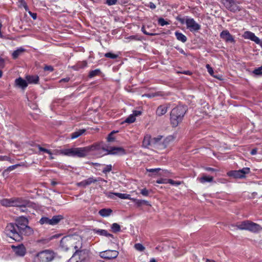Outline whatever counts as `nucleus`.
<instances>
[{
    "instance_id": "nucleus-38",
    "label": "nucleus",
    "mask_w": 262,
    "mask_h": 262,
    "mask_svg": "<svg viewBox=\"0 0 262 262\" xmlns=\"http://www.w3.org/2000/svg\"><path fill=\"white\" fill-rule=\"evenodd\" d=\"M135 248L139 251H143L145 250V247L140 243L136 244L134 246Z\"/></svg>"
},
{
    "instance_id": "nucleus-42",
    "label": "nucleus",
    "mask_w": 262,
    "mask_h": 262,
    "mask_svg": "<svg viewBox=\"0 0 262 262\" xmlns=\"http://www.w3.org/2000/svg\"><path fill=\"white\" fill-rule=\"evenodd\" d=\"M253 73L256 75H262V66L255 69Z\"/></svg>"
},
{
    "instance_id": "nucleus-58",
    "label": "nucleus",
    "mask_w": 262,
    "mask_h": 262,
    "mask_svg": "<svg viewBox=\"0 0 262 262\" xmlns=\"http://www.w3.org/2000/svg\"><path fill=\"white\" fill-rule=\"evenodd\" d=\"M165 181H166V180L160 179V180H157L156 182L158 184H163V183H166Z\"/></svg>"
},
{
    "instance_id": "nucleus-33",
    "label": "nucleus",
    "mask_w": 262,
    "mask_h": 262,
    "mask_svg": "<svg viewBox=\"0 0 262 262\" xmlns=\"http://www.w3.org/2000/svg\"><path fill=\"white\" fill-rule=\"evenodd\" d=\"M24 51H25V49L23 48H20L17 49L16 50L14 51L12 54L13 58L16 59Z\"/></svg>"
},
{
    "instance_id": "nucleus-23",
    "label": "nucleus",
    "mask_w": 262,
    "mask_h": 262,
    "mask_svg": "<svg viewBox=\"0 0 262 262\" xmlns=\"http://www.w3.org/2000/svg\"><path fill=\"white\" fill-rule=\"evenodd\" d=\"M17 225L19 228H22L24 227L28 226V221L27 218L25 217H20L16 220Z\"/></svg>"
},
{
    "instance_id": "nucleus-54",
    "label": "nucleus",
    "mask_w": 262,
    "mask_h": 262,
    "mask_svg": "<svg viewBox=\"0 0 262 262\" xmlns=\"http://www.w3.org/2000/svg\"><path fill=\"white\" fill-rule=\"evenodd\" d=\"M147 6L151 9H155L156 8V5L152 2L149 3V4L147 5Z\"/></svg>"
},
{
    "instance_id": "nucleus-16",
    "label": "nucleus",
    "mask_w": 262,
    "mask_h": 262,
    "mask_svg": "<svg viewBox=\"0 0 262 262\" xmlns=\"http://www.w3.org/2000/svg\"><path fill=\"white\" fill-rule=\"evenodd\" d=\"M221 38L227 42L234 43L235 40L232 35L229 33V32L226 30H223L220 33Z\"/></svg>"
},
{
    "instance_id": "nucleus-55",
    "label": "nucleus",
    "mask_w": 262,
    "mask_h": 262,
    "mask_svg": "<svg viewBox=\"0 0 262 262\" xmlns=\"http://www.w3.org/2000/svg\"><path fill=\"white\" fill-rule=\"evenodd\" d=\"M70 80L69 77H66L64 78H62L61 80H60L59 82H67Z\"/></svg>"
},
{
    "instance_id": "nucleus-40",
    "label": "nucleus",
    "mask_w": 262,
    "mask_h": 262,
    "mask_svg": "<svg viewBox=\"0 0 262 262\" xmlns=\"http://www.w3.org/2000/svg\"><path fill=\"white\" fill-rule=\"evenodd\" d=\"M158 23L161 26H164L169 24V23L166 21L164 18L160 17L158 19Z\"/></svg>"
},
{
    "instance_id": "nucleus-25",
    "label": "nucleus",
    "mask_w": 262,
    "mask_h": 262,
    "mask_svg": "<svg viewBox=\"0 0 262 262\" xmlns=\"http://www.w3.org/2000/svg\"><path fill=\"white\" fill-rule=\"evenodd\" d=\"M173 140L174 138L171 136L167 137L163 141H162L160 149L165 148L170 144V143L173 141Z\"/></svg>"
},
{
    "instance_id": "nucleus-50",
    "label": "nucleus",
    "mask_w": 262,
    "mask_h": 262,
    "mask_svg": "<svg viewBox=\"0 0 262 262\" xmlns=\"http://www.w3.org/2000/svg\"><path fill=\"white\" fill-rule=\"evenodd\" d=\"M168 182L169 184L175 185H179L181 184V182L179 181H174L171 179H168Z\"/></svg>"
},
{
    "instance_id": "nucleus-27",
    "label": "nucleus",
    "mask_w": 262,
    "mask_h": 262,
    "mask_svg": "<svg viewBox=\"0 0 262 262\" xmlns=\"http://www.w3.org/2000/svg\"><path fill=\"white\" fill-rule=\"evenodd\" d=\"M168 106L166 105H161L158 106L156 111V114L158 116H161L166 113Z\"/></svg>"
},
{
    "instance_id": "nucleus-8",
    "label": "nucleus",
    "mask_w": 262,
    "mask_h": 262,
    "mask_svg": "<svg viewBox=\"0 0 262 262\" xmlns=\"http://www.w3.org/2000/svg\"><path fill=\"white\" fill-rule=\"evenodd\" d=\"M89 259V251L86 249H76L70 262H86Z\"/></svg>"
},
{
    "instance_id": "nucleus-63",
    "label": "nucleus",
    "mask_w": 262,
    "mask_h": 262,
    "mask_svg": "<svg viewBox=\"0 0 262 262\" xmlns=\"http://www.w3.org/2000/svg\"><path fill=\"white\" fill-rule=\"evenodd\" d=\"M30 13L31 16L33 17V18L34 19H36V14L32 13Z\"/></svg>"
},
{
    "instance_id": "nucleus-64",
    "label": "nucleus",
    "mask_w": 262,
    "mask_h": 262,
    "mask_svg": "<svg viewBox=\"0 0 262 262\" xmlns=\"http://www.w3.org/2000/svg\"><path fill=\"white\" fill-rule=\"evenodd\" d=\"M206 262H216V261L213 259H206Z\"/></svg>"
},
{
    "instance_id": "nucleus-35",
    "label": "nucleus",
    "mask_w": 262,
    "mask_h": 262,
    "mask_svg": "<svg viewBox=\"0 0 262 262\" xmlns=\"http://www.w3.org/2000/svg\"><path fill=\"white\" fill-rule=\"evenodd\" d=\"M101 73V71L100 69H95L94 70L91 71L90 72L89 74V77L90 78L94 77L96 76L100 75Z\"/></svg>"
},
{
    "instance_id": "nucleus-32",
    "label": "nucleus",
    "mask_w": 262,
    "mask_h": 262,
    "mask_svg": "<svg viewBox=\"0 0 262 262\" xmlns=\"http://www.w3.org/2000/svg\"><path fill=\"white\" fill-rule=\"evenodd\" d=\"M175 35L177 38V39L182 41V42L184 43L187 41V37L185 35H184L182 33L179 32H175Z\"/></svg>"
},
{
    "instance_id": "nucleus-18",
    "label": "nucleus",
    "mask_w": 262,
    "mask_h": 262,
    "mask_svg": "<svg viewBox=\"0 0 262 262\" xmlns=\"http://www.w3.org/2000/svg\"><path fill=\"white\" fill-rule=\"evenodd\" d=\"M243 37L245 39H250L257 44H259L260 42V39L258 37L255 35L254 33L250 31H246L243 35Z\"/></svg>"
},
{
    "instance_id": "nucleus-44",
    "label": "nucleus",
    "mask_w": 262,
    "mask_h": 262,
    "mask_svg": "<svg viewBox=\"0 0 262 262\" xmlns=\"http://www.w3.org/2000/svg\"><path fill=\"white\" fill-rule=\"evenodd\" d=\"M160 170H161L160 168L146 169L147 171L152 172L154 174H156V173Z\"/></svg>"
},
{
    "instance_id": "nucleus-39",
    "label": "nucleus",
    "mask_w": 262,
    "mask_h": 262,
    "mask_svg": "<svg viewBox=\"0 0 262 262\" xmlns=\"http://www.w3.org/2000/svg\"><path fill=\"white\" fill-rule=\"evenodd\" d=\"M135 120V117L132 114L125 120V122L130 123L134 122Z\"/></svg>"
},
{
    "instance_id": "nucleus-2",
    "label": "nucleus",
    "mask_w": 262,
    "mask_h": 262,
    "mask_svg": "<svg viewBox=\"0 0 262 262\" xmlns=\"http://www.w3.org/2000/svg\"><path fill=\"white\" fill-rule=\"evenodd\" d=\"M60 247L64 251L74 252L81 249L82 246V238L78 235H70L63 237L60 241Z\"/></svg>"
},
{
    "instance_id": "nucleus-7",
    "label": "nucleus",
    "mask_w": 262,
    "mask_h": 262,
    "mask_svg": "<svg viewBox=\"0 0 262 262\" xmlns=\"http://www.w3.org/2000/svg\"><path fill=\"white\" fill-rule=\"evenodd\" d=\"M1 204L5 207H25L28 204L27 201L21 198L4 199L0 201Z\"/></svg>"
},
{
    "instance_id": "nucleus-19",
    "label": "nucleus",
    "mask_w": 262,
    "mask_h": 262,
    "mask_svg": "<svg viewBox=\"0 0 262 262\" xmlns=\"http://www.w3.org/2000/svg\"><path fill=\"white\" fill-rule=\"evenodd\" d=\"M114 195H116L121 199H127L132 200V199L129 194L126 193H121L119 192H110L108 195V196L110 198L113 199Z\"/></svg>"
},
{
    "instance_id": "nucleus-17",
    "label": "nucleus",
    "mask_w": 262,
    "mask_h": 262,
    "mask_svg": "<svg viewBox=\"0 0 262 262\" xmlns=\"http://www.w3.org/2000/svg\"><path fill=\"white\" fill-rule=\"evenodd\" d=\"M15 254L18 256H24L26 253V249L23 245H20L18 246H12Z\"/></svg>"
},
{
    "instance_id": "nucleus-48",
    "label": "nucleus",
    "mask_w": 262,
    "mask_h": 262,
    "mask_svg": "<svg viewBox=\"0 0 262 262\" xmlns=\"http://www.w3.org/2000/svg\"><path fill=\"white\" fill-rule=\"evenodd\" d=\"M141 193L143 196H147L149 195V191L146 188H143L141 190Z\"/></svg>"
},
{
    "instance_id": "nucleus-28",
    "label": "nucleus",
    "mask_w": 262,
    "mask_h": 262,
    "mask_svg": "<svg viewBox=\"0 0 262 262\" xmlns=\"http://www.w3.org/2000/svg\"><path fill=\"white\" fill-rule=\"evenodd\" d=\"M112 212V210L110 208H104L99 211V214L101 216L105 217L109 216Z\"/></svg>"
},
{
    "instance_id": "nucleus-43",
    "label": "nucleus",
    "mask_w": 262,
    "mask_h": 262,
    "mask_svg": "<svg viewBox=\"0 0 262 262\" xmlns=\"http://www.w3.org/2000/svg\"><path fill=\"white\" fill-rule=\"evenodd\" d=\"M19 6L24 7L26 10H28V6L25 0H19Z\"/></svg>"
},
{
    "instance_id": "nucleus-24",
    "label": "nucleus",
    "mask_w": 262,
    "mask_h": 262,
    "mask_svg": "<svg viewBox=\"0 0 262 262\" xmlns=\"http://www.w3.org/2000/svg\"><path fill=\"white\" fill-rule=\"evenodd\" d=\"M15 83L16 85L23 89H25L28 86L27 82L20 77L16 79Z\"/></svg>"
},
{
    "instance_id": "nucleus-29",
    "label": "nucleus",
    "mask_w": 262,
    "mask_h": 262,
    "mask_svg": "<svg viewBox=\"0 0 262 262\" xmlns=\"http://www.w3.org/2000/svg\"><path fill=\"white\" fill-rule=\"evenodd\" d=\"M132 201L135 203L136 205H137L138 207H140L143 205H146L148 206H150V204L149 202L143 200H138L135 198H132Z\"/></svg>"
},
{
    "instance_id": "nucleus-12",
    "label": "nucleus",
    "mask_w": 262,
    "mask_h": 262,
    "mask_svg": "<svg viewBox=\"0 0 262 262\" xmlns=\"http://www.w3.org/2000/svg\"><path fill=\"white\" fill-rule=\"evenodd\" d=\"M185 24L187 28L191 31H197L201 29V26L193 18H186Z\"/></svg>"
},
{
    "instance_id": "nucleus-53",
    "label": "nucleus",
    "mask_w": 262,
    "mask_h": 262,
    "mask_svg": "<svg viewBox=\"0 0 262 262\" xmlns=\"http://www.w3.org/2000/svg\"><path fill=\"white\" fill-rule=\"evenodd\" d=\"M45 71L52 72L54 70L53 67L51 66H46L44 68Z\"/></svg>"
},
{
    "instance_id": "nucleus-49",
    "label": "nucleus",
    "mask_w": 262,
    "mask_h": 262,
    "mask_svg": "<svg viewBox=\"0 0 262 262\" xmlns=\"http://www.w3.org/2000/svg\"><path fill=\"white\" fill-rule=\"evenodd\" d=\"M206 67L207 69L208 72L210 74V75L212 76L213 74V69L208 64H206Z\"/></svg>"
},
{
    "instance_id": "nucleus-10",
    "label": "nucleus",
    "mask_w": 262,
    "mask_h": 262,
    "mask_svg": "<svg viewBox=\"0 0 262 262\" xmlns=\"http://www.w3.org/2000/svg\"><path fill=\"white\" fill-rule=\"evenodd\" d=\"M96 145H99V148L98 150L100 149H103L104 151H107V154L109 155H123L125 154L126 152L124 149L122 147H110L105 148L103 146H102L100 144H96Z\"/></svg>"
},
{
    "instance_id": "nucleus-45",
    "label": "nucleus",
    "mask_w": 262,
    "mask_h": 262,
    "mask_svg": "<svg viewBox=\"0 0 262 262\" xmlns=\"http://www.w3.org/2000/svg\"><path fill=\"white\" fill-rule=\"evenodd\" d=\"M115 132L114 131L112 132L108 136L107 140L108 142H113L115 140V138L113 136V134Z\"/></svg>"
},
{
    "instance_id": "nucleus-46",
    "label": "nucleus",
    "mask_w": 262,
    "mask_h": 262,
    "mask_svg": "<svg viewBox=\"0 0 262 262\" xmlns=\"http://www.w3.org/2000/svg\"><path fill=\"white\" fill-rule=\"evenodd\" d=\"M141 31L143 32V33L144 34H146V35H149V36H155V35H157V33H148V32H147L145 30V29L144 26H143V27L141 28Z\"/></svg>"
},
{
    "instance_id": "nucleus-52",
    "label": "nucleus",
    "mask_w": 262,
    "mask_h": 262,
    "mask_svg": "<svg viewBox=\"0 0 262 262\" xmlns=\"http://www.w3.org/2000/svg\"><path fill=\"white\" fill-rule=\"evenodd\" d=\"M87 66V62L85 61H83L80 63H79L77 66L79 68H83L85 67H86Z\"/></svg>"
},
{
    "instance_id": "nucleus-3",
    "label": "nucleus",
    "mask_w": 262,
    "mask_h": 262,
    "mask_svg": "<svg viewBox=\"0 0 262 262\" xmlns=\"http://www.w3.org/2000/svg\"><path fill=\"white\" fill-rule=\"evenodd\" d=\"M231 226L236 227L237 229L241 230H248L254 233H257L262 231V227L259 224L249 220H245L235 225L232 224Z\"/></svg>"
},
{
    "instance_id": "nucleus-34",
    "label": "nucleus",
    "mask_w": 262,
    "mask_h": 262,
    "mask_svg": "<svg viewBox=\"0 0 262 262\" xmlns=\"http://www.w3.org/2000/svg\"><path fill=\"white\" fill-rule=\"evenodd\" d=\"M212 177H208L206 176H203L199 179V181L202 183H205L206 182H211L213 181Z\"/></svg>"
},
{
    "instance_id": "nucleus-11",
    "label": "nucleus",
    "mask_w": 262,
    "mask_h": 262,
    "mask_svg": "<svg viewBox=\"0 0 262 262\" xmlns=\"http://www.w3.org/2000/svg\"><path fill=\"white\" fill-rule=\"evenodd\" d=\"M250 172V168L248 167L243 168L238 170L230 171L228 173V175L233 177L235 178H243L246 174Z\"/></svg>"
},
{
    "instance_id": "nucleus-26",
    "label": "nucleus",
    "mask_w": 262,
    "mask_h": 262,
    "mask_svg": "<svg viewBox=\"0 0 262 262\" xmlns=\"http://www.w3.org/2000/svg\"><path fill=\"white\" fill-rule=\"evenodd\" d=\"M19 232L20 235L22 237V235L24 234L25 235H29L33 233V230L28 226L23 227L22 228H19Z\"/></svg>"
},
{
    "instance_id": "nucleus-5",
    "label": "nucleus",
    "mask_w": 262,
    "mask_h": 262,
    "mask_svg": "<svg viewBox=\"0 0 262 262\" xmlns=\"http://www.w3.org/2000/svg\"><path fill=\"white\" fill-rule=\"evenodd\" d=\"M56 256L55 253L50 250H45L36 254L33 262H51Z\"/></svg>"
},
{
    "instance_id": "nucleus-60",
    "label": "nucleus",
    "mask_w": 262,
    "mask_h": 262,
    "mask_svg": "<svg viewBox=\"0 0 262 262\" xmlns=\"http://www.w3.org/2000/svg\"><path fill=\"white\" fill-rule=\"evenodd\" d=\"M27 203H28L27 205L25 207H18L19 208L20 210L21 211H23V212H25V211H26V206H28V204H29V202H28V201H27Z\"/></svg>"
},
{
    "instance_id": "nucleus-47",
    "label": "nucleus",
    "mask_w": 262,
    "mask_h": 262,
    "mask_svg": "<svg viewBox=\"0 0 262 262\" xmlns=\"http://www.w3.org/2000/svg\"><path fill=\"white\" fill-rule=\"evenodd\" d=\"M38 149H39V150L40 151H43V152H46V153L48 154L49 155H52V152L51 151V150H50L49 149H47L46 148L42 147L40 146L38 147Z\"/></svg>"
},
{
    "instance_id": "nucleus-13",
    "label": "nucleus",
    "mask_w": 262,
    "mask_h": 262,
    "mask_svg": "<svg viewBox=\"0 0 262 262\" xmlns=\"http://www.w3.org/2000/svg\"><path fill=\"white\" fill-rule=\"evenodd\" d=\"M119 254V252L116 250H107L100 252V256L104 259H111L116 258Z\"/></svg>"
},
{
    "instance_id": "nucleus-59",
    "label": "nucleus",
    "mask_w": 262,
    "mask_h": 262,
    "mask_svg": "<svg viewBox=\"0 0 262 262\" xmlns=\"http://www.w3.org/2000/svg\"><path fill=\"white\" fill-rule=\"evenodd\" d=\"M257 153V150L256 149L254 148V149H253L251 152H250V154L252 155H255Z\"/></svg>"
},
{
    "instance_id": "nucleus-36",
    "label": "nucleus",
    "mask_w": 262,
    "mask_h": 262,
    "mask_svg": "<svg viewBox=\"0 0 262 262\" xmlns=\"http://www.w3.org/2000/svg\"><path fill=\"white\" fill-rule=\"evenodd\" d=\"M111 229L114 232H118L120 231L121 227L118 224L113 223L111 226Z\"/></svg>"
},
{
    "instance_id": "nucleus-57",
    "label": "nucleus",
    "mask_w": 262,
    "mask_h": 262,
    "mask_svg": "<svg viewBox=\"0 0 262 262\" xmlns=\"http://www.w3.org/2000/svg\"><path fill=\"white\" fill-rule=\"evenodd\" d=\"M141 112L139 111H134L133 112V115L136 117L141 114Z\"/></svg>"
},
{
    "instance_id": "nucleus-22",
    "label": "nucleus",
    "mask_w": 262,
    "mask_h": 262,
    "mask_svg": "<svg viewBox=\"0 0 262 262\" xmlns=\"http://www.w3.org/2000/svg\"><path fill=\"white\" fill-rule=\"evenodd\" d=\"M162 136H158L157 137L152 138V146L155 148L160 149L162 143Z\"/></svg>"
},
{
    "instance_id": "nucleus-61",
    "label": "nucleus",
    "mask_w": 262,
    "mask_h": 262,
    "mask_svg": "<svg viewBox=\"0 0 262 262\" xmlns=\"http://www.w3.org/2000/svg\"><path fill=\"white\" fill-rule=\"evenodd\" d=\"M206 170L207 171H215L216 170L213 168L211 167H206Z\"/></svg>"
},
{
    "instance_id": "nucleus-56",
    "label": "nucleus",
    "mask_w": 262,
    "mask_h": 262,
    "mask_svg": "<svg viewBox=\"0 0 262 262\" xmlns=\"http://www.w3.org/2000/svg\"><path fill=\"white\" fill-rule=\"evenodd\" d=\"M5 61L4 60L0 57V68H3L4 67Z\"/></svg>"
},
{
    "instance_id": "nucleus-41",
    "label": "nucleus",
    "mask_w": 262,
    "mask_h": 262,
    "mask_svg": "<svg viewBox=\"0 0 262 262\" xmlns=\"http://www.w3.org/2000/svg\"><path fill=\"white\" fill-rule=\"evenodd\" d=\"M112 169V165H107L102 170V172L104 173H107V172H110Z\"/></svg>"
},
{
    "instance_id": "nucleus-30",
    "label": "nucleus",
    "mask_w": 262,
    "mask_h": 262,
    "mask_svg": "<svg viewBox=\"0 0 262 262\" xmlns=\"http://www.w3.org/2000/svg\"><path fill=\"white\" fill-rule=\"evenodd\" d=\"M26 79L29 83L36 84L39 81V77L37 75L27 76Z\"/></svg>"
},
{
    "instance_id": "nucleus-31",
    "label": "nucleus",
    "mask_w": 262,
    "mask_h": 262,
    "mask_svg": "<svg viewBox=\"0 0 262 262\" xmlns=\"http://www.w3.org/2000/svg\"><path fill=\"white\" fill-rule=\"evenodd\" d=\"M85 132V129H81L76 131L71 134V138L74 139L82 135Z\"/></svg>"
},
{
    "instance_id": "nucleus-37",
    "label": "nucleus",
    "mask_w": 262,
    "mask_h": 262,
    "mask_svg": "<svg viewBox=\"0 0 262 262\" xmlns=\"http://www.w3.org/2000/svg\"><path fill=\"white\" fill-rule=\"evenodd\" d=\"M104 56L107 58H109L111 59H116L118 57V55L117 54H115L111 52H108L104 54Z\"/></svg>"
},
{
    "instance_id": "nucleus-4",
    "label": "nucleus",
    "mask_w": 262,
    "mask_h": 262,
    "mask_svg": "<svg viewBox=\"0 0 262 262\" xmlns=\"http://www.w3.org/2000/svg\"><path fill=\"white\" fill-rule=\"evenodd\" d=\"M187 107L184 105H178L173 108L170 113V122L173 126H177L181 122L186 113Z\"/></svg>"
},
{
    "instance_id": "nucleus-51",
    "label": "nucleus",
    "mask_w": 262,
    "mask_h": 262,
    "mask_svg": "<svg viewBox=\"0 0 262 262\" xmlns=\"http://www.w3.org/2000/svg\"><path fill=\"white\" fill-rule=\"evenodd\" d=\"M117 0H106V4L108 6H112L116 4Z\"/></svg>"
},
{
    "instance_id": "nucleus-15",
    "label": "nucleus",
    "mask_w": 262,
    "mask_h": 262,
    "mask_svg": "<svg viewBox=\"0 0 262 262\" xmlns=\"http://www.w3.org/2000/svg\"><path fill=\"white\" fill-rule=\"evenodd\" d=\"M104 181L106 182L104 180L102 179L101 178H95L94 177H90L86 180H84L80 182L77 183V186L80 187H85L88 185H91L92 183H94L95 182L98 181Z\"/></svg>"
},
{
    "instance_id": "nucleus-6",
    "label": "nucleus",
    "mask_w": 262,
    "mask_h": 262,
    "mask_svg": "<svg viewBox=\"0 0 262 262\" xmlns=\"http://www.w3.org/2000/svg\"><path fill=\"white\" fill-rule=\"evenodd\" d=\"M5 233L8 236L16 241H19L22 239V237L19 235V228L16 224H8L5 228Z\"/></svg>"
},
{
    "instance_id": "nucleus-9",
    "label": "nucleus",
    "mask_w": 262,
    "mask_h": 262,
    "mask_svg": "<svg viewBox=\"0 0 262 262\" xmlns=\"http://www.w3.org/2000/svg\"><path fill=\"white\" fill-rule=\"evenodd\" d=\"M64 219V216L62 215L59 214L52 216V218L48 217L43 216L39 220V223L41 225H49L54 226L58 224L61 221Z\"/></svg>"
},
{
    "instance_id": "nucleus-20",
    "label": "nucleus",
    "mask_w": 262,
    "mask_h": 262,
    "mask_svg": "<svg viewBox=\"0 0 262 262\" xmlns=\"http://www.w3.org/2000/svg\"><path fill=\"white\" fill-rule=\"evenodd\" d=\"M93 231L94 233L97 234L98 235L104 236L106 237H111L113 238L114 236L113 234L108 233L106 230L99 229H93Z\"/></svg>"
},
{
    "instance_id": "nucleus-1",
    "label": "nucleus",
    "mask_w": 262,
    "mask_h": 262,
    "mask_svg": "<svg viewBox=\"0 0 262 262\" xmlns=\"http://www.w3.org/2000/svg\"><path fill=\"white\" fill-rule=\"evenodd\" d=\"M98 146H99V145H92L84 147L65 148L57 150L56 152L59 154L66 156L83 158L86 156L91 151L98 149L99 148Z\"/></svg>"
},
{
    "instance_id": "nucleus-21",
    "label": "nucleus",
    "mask_w": 262,
    "mask_h": 262,
    "mask_svg": "<svg viewBox=\"0 0 262 262\" xmlns=\"http://www.w3.org/2000/svg\"><path fill=\"white\" fill-rule=\"evenodd\" d=\"M142 146L145 148H147L149 146H152V138H151L150 135H146L144 136L142 142Z\"/></svg>"
},
{
    "instance_id": "nucleus-14",
    "label": "nucleus",
    "mask_w": 262,
    "mask_h": 262,
    "mask_svg": "<svg viewBox=\"0 0 262 262\" xmlns=\"http://www.w3.org/2000/svg\"><path fill=\"white\" fill-rule=\"evenodd\" d=\"M224 5L230 11L235 12L241 10L240 7L234 0H225Z\"/></svg>"
},
{
    "instance_id": "nucleus-62",
    "label": "nucleus",
    "mask_w": 262,
    "mask_h": 262,
    "mask_svg": "<svg viewBox=\"0 0 262 262\" xmlns=\"http://www.w3.org/2000/svg\"><path fill=\"white\" fill-rule=\"evenodd\" d=\"M7 159L8 158L7 157L0 156V161H4Z\"/></svg>"
}]
</instances>
